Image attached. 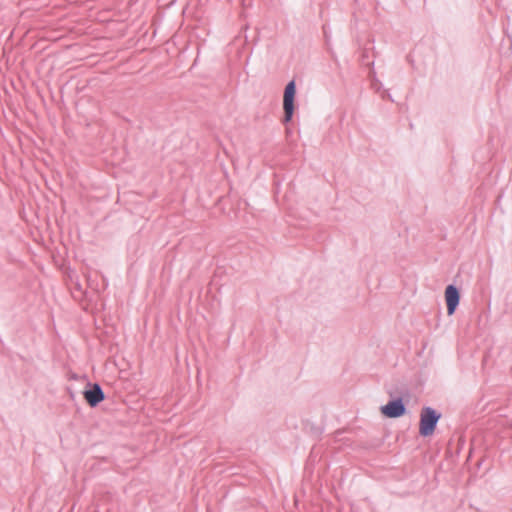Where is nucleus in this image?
<instances>
[{"instance_id":"obj_2","label":"nucleus","mask_w":512,"mask_h":512,"mask_svg":"<svg viewBox=\"0 0 512 512\" xmlns=\"http://www.w3.org/2000/svg\"><path fill=\"white\" fill-rule=\"evenodd\" d=\"M295 97H296V83L291 80L287 83L283 94V111L284 116L282 119L283 124H288L292 121L295 112Z\"/></svg>"},{"instance_id":"obj_1","label":"nucleus","mask_w":512,"mask_h":512,"mask_svg":"<svg viewBox=\"0 0 512 512\" xmlns=\"http://www.w3.org/2000/svg\"><path fill=\"white\" fill-rule=\"evenodd\" d=\"M440 418V412L430 406H424L420 413L419 434L422 437L433 435Z\"/></svg>"},{"instance_id":"obj_3","label":"nucleus","mask_w":512,"mask_h":512,"mask_svg":"<svg viewBox=\"0 0 512 512\" xmlns=\"http://www.w3.org/2000/svg\"><path fill=\"white\" fill-rule=\"evenodd\" d=\"M83 397L87 404L94 408L105 399V394L100 384L88 382L83 391Z\"/></svg>"},{"instance_id":"obj_5","label":"nucleus","mask_w":512,"mask_h":512,"mask_svg":"<svg viewBox=\"0 0 512 512\" xmlns=\"http://www.w3.org/2000/svg\"><path fill=\"white\" fill-rule=\"evenodd\" d=\"M445 301L447 305V314L449 316L453 315L460 303V291L459 289L453 285L449 284L445 288Z\"/></svg>"},{"instance_id":"obj_4","label":"nucleus","mask_w":512,"mask_h":512,"mask_svg":"<svg viewBox=\"0 0 512 512\" xmlns=\"http://www.w3.org/2000/svg\"><path fill=\"white\" fill-rule=\"evenodd\" d=\"M380 411L387 418H399L405 415L407 409L403 399L398 397L381 406Z\"/></svg>"}]
</instances>
